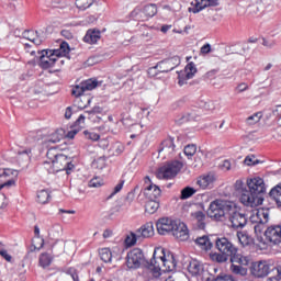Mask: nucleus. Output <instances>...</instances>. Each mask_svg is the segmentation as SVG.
Segmentation results:
<instances>
[{
	"instance_id": "nucleus-16",
	"label": "nucleus",
	"mask_w": 281,
	"mask_h": 281,
	"mask_svg": "<svg viewBox=\"0 0 281 281\" xmlns=\"http://www.w3.org/2000/svg\"><path fill=\"white\" fill-rule=\"evenodd\" d=\"M136 234L139 238V243L145 240V238H153V236H155V227L153 226V222H148L136 229Z\"/></svg>"
},
{
	"instance_id": "nucleus-61",
	"label": "nucleus",
	"mask_w": 281,
	"mask_h": 281,
	"mask_svg": "<svg viewBox=\"0 0 281 281\" xmlns=\"http://www.w3.org/2000/svg\"><path fill=\"white\" fill-rule=\"evenodd\" d=\"M0 256L7 260V262H12V256L8 254V250L0 249Z\"/></svg>"
},
{
	"instance_id": "nucleus-17",
	"label": "nucleus",
	"mask_w": 281,
	"mask_h": 281,
	"mask_svg": "<svg viewBox=\"0 0 281 281\" xmlns=\"http://www.w3.org/2000/svg\"><path fill=\"white\" fill-rule=\"evenodd\" d=\"M157 254H160L158 258L160 262H162L164 267H166L165 271H172V268L175 267V261H170V259L166 258V249L156 248L153 255V260H157Z\"/></svg>"
},
{
	"instance_id": "nucleus-21",
	"label": "nucleus",
	"mask_w": 281,
	"mask_h": 281,
	"mask_svg": "<svg viewBox=\"0 0 281 281\" xmlns=\"http://www.w3.org/2000/svg\"><path fill=\"white\" fill-rule=\"evenodd\" d=\"M255 223H259L260 225H267L269 223V210L261 209L256 212V216L252 217Z\"/></svg>"
},
{
	"instance_id": "nucleus-50",
	"label": "nucleus",
	"mask_w": 281,
	"mask_h": 281,
	"mask_svg": "<svg viewBox=\"0 0 281 281\" xmlns=\"http://www.w3.org/2000/svg\"><path fill=\"white\" fill-rule=\"evenodd\" d=\"M83 135L86 139H90L91 142H98V139H100L99 134L94 132L85 131Z\"/></svg>"
},
{
	"instance_id": "nucleus-3",
	"label": "nucleus",
	"mask_w": 281,
	"mask_h": 281,
	"mask_svg": "<svg viewBox=\"0 0 281 281\" xmlns=\"http://www.w3.org/2000/svg\"><path fill=\"white\" fill-rule=\"evenodd\" d=\"M214 243L220 254H225L226 256L231 257V262H237L238 265L244 266L249 265V258L238 252V247H235L234 244L226 237H216Z\"/></svg>"
},
{
	"instance_id": "nucleus-8",
	"label": "nucleus",
	"mask_w": 281,
	"mask_h": 281,
	"mask_svg": "<svg viewBox=\"0 0 281 281\" xmlns=\"http://www.w3.org/2000/svg\"><path fill=\"white\" fill-rule=\"evenodd\" d=\"M75 168L76 166L71 164V158L60 154L55 160H53L52 168L48 169V172H60L63 170H66L67 175H71V171Z\"/></svg>"
},
{
	"instance_id": "nucleus-27",
	"label": "nucleus",
	"mask_w": 281,
	"mask_h": 281,
	"mask_svg": "<svg viewBox=\"0 0 281 281\" xmlns=\"http://www.w3.org/2000/svg\"><path fill=\"white\" fill-rule=\"evenodd\" d=\"M236 262H232L231 265V272L234 276H240V278H245L247 276V268H245V265H235Z\"/></svg>"
},
{
	"instance_id": "nucleus-4",
	"label": "nucleus",
	"mask_w": 281,
	"mask_h": 281,
	"mask_svg": "<svg viewBox=\"0 0 281 281\" xmlns=\"http://www.w3.org/2000/svg\"><path fill=\"white\" fill-rule=\"evenodd\" d=\"M233 203L234 202L232 201L215 200L211 202L206 214L214 221H227V214L229 213Z\"/></svg>"
},
{
	"instance_id": "nucleus-63",
	"label": "nucleus",
	"mask_w": 281,
	"mask_h": 281,
	"mask_svg": "<svg viewBox=\"0 0 281 281\" xmlns=\"http://www.w3.org/2000/svg\"><path fill=\"white\" fill-rule=\"evenodd\" d=\"M61 36H64V38H67L68 41H71V38H74V34L70 33V31H68V30H63Z\"/></svg>"
},
{
	"instance_id": "nucleus-49",
	"label": "nucleus",
	"mask_w": 281,
	"mask_h": 281,
	"mask_svg": "<svg viewBox=\"0 0 281 281\" xmlns=\"http://www.w3.org/2000/svg\"><path fill=\"white\" fill-rule=\"evenodd\" d=\"M85 86H82V83H80L79 86H76L74 89H72V95H75V98H80V95H82L85 93Z\"/></svg>"
},
{
	"instance_id": "nucleus-31",
	"label": "nucleus",
	"mask_w": 281,
	"mask_h": 281,
	"mask_svg": "<svg viewBox=\"0 0 281 281\" xmlns=\"http://www.w3.org/2000/svg\"><path fill=\"white\" fill-rule=\"evenodd\" d=\"M237 238L243 247H247L254 243V239L243 232L237 233Z\"/></svg>"
},
{
	"instance_id": "nucleus-37",
	"label": "nucleus",
	"mask_w": 281,
	"mask_h": 281,
	"mask_svg": "<svg viewBox=\"0 0 281 281\" xmlns=\"http://www.w3.org/2000/svg\"><path fill=\"white\" fill-rule=\"evenodd\" d=\"M211 260H213V262L223 263V262H227V260H231V257L223 252H214L211 255Z\"/></svg>"
},
{
	"instance_id": "nucleus-14",
	"label": "nucleus",
	"mask_w": 281,
	"mask_h": 281,
	"mask_svg": "<svg viewBox=\"0 0 281 281\" xmlns=\"http://www.w3.org/2000/svg\"><path fill=\"white\" fill-rule=\"evenodd\" d=\"M195 2L191 3V7L188 9L189 12H193V14H199L201 10H205V8H216L218 5V0H194Z\"/></svg>"
},
{
	"instance_id": "nucleus-64",
	"label": "nucleus",
	"mask_w": 281,
	"mask_h": 281,
	"mask_svg": "<svg viewBox=\"0 0 281 281\" xmlns=\"http://www.w3.org/2000/svg\"><path fill=\"white\" fill-rule=\"evenodd\" d=\"M212 52V46L210 44H205L201 47V54H210Z\"/></svg>"
},
{
	"instance_id": "nucleus-58",
	"label": "nucleus",
	"mask_w": 281,
	"mask_h": 281,
	"mask_svg": "<svg viewBox=\"0 0 281 281\" xmlns=\"http://www.w3.org/2000/svg\"><path fill=\"white\" fill-rule=\"evenodd\" d=\"M35 34H36V37H33L32 43H34V45H41L45 41V37L38 34V31H35Z\"/></svg>"
},
{
	"instance_id": "nucleus-46",
	"label": "nucleus",
	"mask_w": 281,
	"mask_h": 281,
	"mask_svg": "<svg viewBox=\"0 0 281 281\" xmlns=\"http://www.w3.org/2000/svg\"><path fill=\"white\" fill-rule=\"evenodd\" d=\"M81 85L83 86V89L86 91H93V89L98 87V81L90 79V80H86L85 82H81Z\"/></svg>"
},
{
	"instance_id": "nucleus-33",
	"label": "nucleus",
	"mask_w": 281,
	"mask_h": 281,
	"mask_svg": "<svg viewBox=\"0 0 281 281\" xmlns=\"http://www.w3.org/2000/svg\"><path fill=\"white\" fill-rule=\"evenodd\" d=\"M159 210V202L157 200H149L145 204V212L148 214H155Z\"/></svg>"
},
{
	"instance_id": "nucleus-13",
	"label": "nucleus",
	"mask_w": 281,
	"mask_h": 281,
	"mask_svg": "<svg viewBox=\"0 0 281 281\" xmlns=\"http://www.w3.org/2000/svg\"><path fill=\"white\" fill-rule=\"evenodd\" d=\"M177 221H172L168 217H162L156 223L157 232L160 236H166V234H172Z\"/></svg>"
},
{
	"instance_id": "nucleus-57",
	"label": "nucleus",
	"mask_w": 281,
	"mask_h": 281,
	"mask_svg": "<svg viewBox=\"0 0 281 281\" xmlns=\"http://www.w3.org/2000/svg\"><path fill=\"white\" fill-rule=\"evenodd\" d=\"M101 109L100 108H93L90 111H86V115L88 116V120H93V117H95V113H101Z\"/></svg>"
},
{
	"instance_id": "nucleus-34",
	"label": "nucleus",
	"mask_w": 281,
	"mask_h": 281,
	"mask_svg": "<svg viewBox=\"0 0 281 281\" xmlns=\"http://www.w3.org/2000/svg\"><path fill=\"white\" fill-rule=\"evenodd\" d=\"M54 260V257L48 252H43L40 255V265L45 269V267H49Z\"/></svg>"
},
{
	"instance_id": "nucleus-60",
	"label": "nucleus",
	"mask_w": 281,
	"mask_h": 281,
	"mask_svg": "<svg viewBox=\"0 0 281 281\" xmlns=\"http://www.w3.org/2000/svg\"><path fill=\"white\" fill-rule=\"evenodd\" d=\"M114 153L115 155H122L124 153V146L122 145V143H116L114 145Z\"/></svg>"
},
{
	"instance_id": "nucleus-29",
	"label": "nucleus",
	"mask_w": 281,
	"mask_h": 281,
	"mask_svg": "<svg viewBox=\"0 0 281 281\" xmlns=\"http://www.w3.org/2000/svg\"><path fill=\"white\" fill-rule=\"evenodd\" d=\"M139 243V238L137 235V232H130V234L126 235L125 237V245L126 247H135Z\"/></svg>"
},
{
	"instance_id": "nucleus-39",
	"label": "nucleus",
	"mask_w": 281,
	"mask_h": 281,
	"mask_svg": "<svg viewBox=\"0 0 281 281\" xmlns=\"http://www.w3.org/2000/svg\"><path fill=\"white\" fill-rule=\"evenodd\" d=\"M50 199L49 191L47 190H41L37 192V201L38 203H42V205H45Z\"/></svg>"
},
{
	"instance_id": "nucleus-20",
	"label": "nucleus",
	"mask_w": 281,
	"mask_h": 281,
	"mask_svg": "<svg viewBox=\"0 0 281 281\" xmlns=\"http://www.w3.org/2000/svg\"><path fill=\"white\" fill-rule=\"evenodd\" d=\"M194 243H195V245H199V247H201L205 251H209V249H212V247H214V237L204 235L202 237H198L194 240Z\"/></svg>"
},
{
	"instance_id": "nucleus-48",
	"label": "nucleus",
	"mask_w": 281,
	"mask_h": 281,
	"mask_svg": "<svg viewBox=\"0 0 281 281\" xmlns=\"http://www.w3.org/2000/svg\"><path fill=\"white\" fill-rule=\"evenodd\" d=\"M244 164H246V166H258V164H260V160L256 159V156L251 155L245 158Z\"/></svg>"
},
{
	"instance_id": "nucleus-6",
	"label": "nucleus",
	"mask_w": 281,
	"mask_h": 281,
	"mask_svg": "<svg viewBox=\"0 0 281 281\" xmlns=\"http://www.w3.org/2000/svg\"><path fill=\"white\" fill-rule=\"evenodd\" d=\"M226 218L228 220V223H231L233 229H243V227L247 225V214L240 211L234 202L231 204Z\"/></svg>"
},
{
	"instance_id": "nucleus-62",
	"label": "nucleus",
	"mask_w": 281,
	"mask_h": 281,
	"mask_svg": "<svg viewBox=\"0 0 281 281\" xmlns=\"http://www.w3.org/2000/svg\"><path fill=\"white\" fill-rule=\"evenodd\" d=\"M247 89H249V86L247 83H239L237 87H236V91L238 93H243V91H247Z\"/></svg>"
},
{
	"instance_id": "nucleus-35",
	"label": "nucleus",
	"mask_w": 281,
	"mask_h": 281,
	"mask_svg": "<svg viewBox=\"0 0 281 281\" xmlns=\"http://www.w3.org/2000/svg\"><path fill=\"white\" fill-rule=\"evenodd\" d=\"M46 157L48 161H45V166H49V164H54L58 157H60V154L56 151V148H50L47 150Z\"/></svg>"
},
{
	"instance_id": "nucleus-23",
	"label": "nucleus",
	"mask_w": 281,
	"mask_h": 281,
	"mask_svg": "<svg viewBox=\"0 0 281 281\" xmlns=\"http://www.w3.org/2000/svg\"><path fill=\"white\" fill-rule=\"evenodd\" d=\"M101 38L100 31L88 30L86 35L83 36L85 43H89L90 45H95L98 41Z\"/></svg>"
},
{
	"instance_id": "nucleus-44",
	"label": "nucleus",
	"mask_w": 281,
	"mask_h": 281,
	"mask_svg": "<svg viewBox=\"0 0 281 281\" xmlns=\"http://www.w3.org/2000/svg\"><path fill=\"white\" fill-rule=\"evenodd\" d=\"M147 74L149 78H156L157 80H160L161 72H159V67H157V64L154 67L148 68Z\"/></svg>"
},
{
	"instance_id": "nucleus-24",
	"label": "nucleus",
	"mask_w": 281,
	"mask_h": 281,
	"mask_svg": "<svg viewBox=\"0 0 281 281\" xmlns=\"http://www.w3.org/2000/svg\"><path fill=\"white\" fill-rule=\"evenodd\" d=\"M191 218L198 225L199 229H205V213L203 211L191 213Z\"/></svg>"
},
{
	"instance_id": "nucleus-52",
	"label": "nucleus",
	"mask_w": 281,
	"mask_h": 281,
	"mask_svg": "<svg viewBox=\"0 0 281 281\" xmlns=\"http://www.w3.org/2000/svg\"><path fill=\"white\" fill-rule=\"evenodd\" d=\"M102 186H104V182L100 178H92L89 181V187L90 188H102Z\"/></svg>"
},
{
	"instance_id": "nucleus-43",
	"label": "nucleus",
	"mask_w": 281,
	"mask_h": 281,
	"mask_svg": "<svg viewBox=\"0 0 281 281\" xmlns=\"http://www.w3.org/2000/svg\"><path fill=\"white\" fill-rule=\"evenodd\" d=\"M75 102L78 109H87V105L91 104V99H89L88 97H81L78 98Z\"/></svg>"
},
{
	"instance_id": "nucleus-18",
	"label": "nucleus",
	"mask_w": 281,
	"mask_h": 281,
	"mask_svg": "<svg viewBox=\"0 0 281 281\" xmlns=\"http://www.w3.org/2000/svg\"><path fill=\"white\" fill-rule=\"evenodd\" d=\"M175 138L172 137H169V138H166L161 145H160V148L158 150L159 155L165 154L167 157L172 155V153H175Z\"/></svg>"
},
{
	"instance_id": "nucleus-42",
	"label": "nucleus",
	"mask_w": 281,
	"mask_h": 281,
	"mask_svg": "<svg viewBox=\"0 0 281 281\" xmlns=\"http://www.w3.org/2000/svg\"><path fill=\"white\" fill-rule=\"evenodd\" d=\"M93 5V0H76V7L78 10H87Z\"/></svg>"
},
{
	"instance_id": "nucleus-41",
	"label": "nucleus",
	"mask_w": 281,
	"mask_h": 281,
	"mask_svg": "<svg viewBox=\"0 0 281 281\" xmlns=\"http://www.w3.org/2000/svg\"><path fill=\"white\" fill-rule=\"evenodd\" d=\"M53 52H59L57 58H60V56H67V54H69V44L67 42H61L59 48L53 49Z\"/></svg>"
},
{
	"instance_id": "nucleus-15",
	"label": "nucleus",
	"mask_w": 281,
	"mask_h": 281,
	"mask_svg": "<svg viewBox=\"0 0 281 281\" xmlns=\"http://www.w3.org/2000/svg\"><path fill=\"white\" fill-rule=\"evenodd\" d=\"M171 234L178 240H188V238H190L188 226L183 222H176V224L173 225V229L171 231Z\"/></svg>"
},
{
	"instance_id": "nucleus-22",
	"label": "nucleus",
	"mask_w": 281,
	"mask_h": 281,
	"mask_svg": "<svg viewBox=\"0 0 281 281\" xmlns=\"http://www.w3.org/2000/svg\"><path fill=\"white\" fill-rule=\"evenodd\" d=\"M188 271L192 276H201V273H203V263H201V261H199L196 259H192L189 262Z\"/></svg>"
},
{
	"instance_id": "nucleus-55",
	"label": "nucleus",
	"mask_w": 281,
	"mask_h": 281,
	"mask_svg": "<svg viewBox=\"0 0 281 281\" xmlns=\"http://www.w3.org/2000/svg\"><path fill=\"white\" fill-rule=\"evenodd\" d=\"M213 281H236L232 274H220Z\"/></svg>"
},
{
	"instance_id": "nucleus-28",
	"label": "nucleus",
	"mask_w": 281,
	"mask_h": 281,
	"mask_svg": "<svg viewBox=\"0 0 281 281\" xmlns=\"http://www.w3.org/2000/svg\"><path fill=\"white\" fill-rule=\"evenodd\" d=\"M157 14V4H147L143 9V16L146 20L153 19Z\"/></svg>"
},
{
	"instance_id": "nucleus-30",
	"label": "nucleus",
	"mask_w": 281,
	"mask_h": 281,
	"mask_svg": "<svg viewBox=\"0 0 281 281\" xmlns=\"http://www.w3.org/2000/svg\"><path fill=\"white\" fill-rule=\"evenodd\" d=\"M269 195L276 201L277 205L281 206V183L272 188Z\"/></svg>"
},
{
	"instance_id": "nucleus-47",
	"label": "nucleus",
	"mask_w": 281,
	"mask_h": 281,
	"mask_svg": "<svg viewBox=\"0 0 281 281\" xmlns=\"http://www.w3.org/2000/svg\"><path fill=\"white\" fill-rule=\"evenodd\" d=\"M184 155L187 157H194L196 155V145H187L184 147Z\"/></svg>"
},
{
	"instance_id": "nucleus-40",
	"label": "nucleus",
	"mask_w": 281,
	"mask_h": 281,
	"mask_svg": "<svg viewBox=\"0 0 281 281\" xmlns=\"http://www.w3.org/2000/svg\"><path fill=\"white\" fill-rule=\"evenodd\" d=\"M193 194H196V190L192 187H186L181 191L180 199H182V201H186V199H190V196H193Z\"/></svg>"
},
{
	"instance_id": "nucleus-54",
	"label": "nucleus",
	"mask_w": 281,
	"mask_h": 281,
	"mask_svg": "<svg viewBox=\"0 0 281 281\" xmlns=\"http://www.w3.org/2000/svg\"><path fill=\"white\" fill-rule=\"evenodd\" d=\"M30 153L31 150H22L18 153V161H21V159H23V161H30Z\"/></svg>"
},
{
	"instance_id": "nucleus-12",
	"label": "nucleus",
	"mask_w": 281,
	"mask_h": 281,
	"mask_svg": "<svg viewBox=\"0 0 281 281\" xmlns=\"http://www.w3.org/2000/svg\"><path fill=\"white\" fill-rule=\"evenodd\" d=\"M265 237L268 243L272 245H280L281 243V226L280 225H271L265 231Z\"/></svg>"
},
{
	"instance_id": "nucleus-36",
	"label": "nucleus",
	"mask_w": 281,
	"mask_h": 281,
	"mask_svg": "<svg viewBox=\"0 0 281 281\" xmlns=\"http://www.w3.org/2000/svg\"><path fill=\"white\" fill-rule=\"evenodd\" d=\"M99 256L103 262H111L113 258V252L109 248H102L99 250Z\"/></svg>"
},
{
	"instance_id": "nucleus-19",
	"label": "nucleus",
	"mask_w": 281,
	"mask_h": 281,
	"mask_svg": "<svg viewBox=\"0 0 281 281\" xmlns=\"http://www.w3.org/2000/svg\"><path fill=\"white\" fill-rule=\"evenodd\" d=\"M144 194L149 201H157V199L161 196V189H159L157 184H149L147 188H145Z\"/></svg>"
},
{
	"instance_id": "nucleus-59",
	"label": "nucleus",
	"mask_w": 281,
	"mask_h": 281,
	"mask_svg": "<svg viewBox=\"0 0 281 281\" xmlns=\"http://www.w3.org/2000/svg\"><path fill=\"white\" fill-rule=\"evenodd\" d=\"M66 273L72 278L74 281H79L78 271L75 268H69Z\"/></svg>"
},
{
	"instance_id": "nucleus-9",
	"label": "nucleus",
	"mask_w": 281,
	"mask_h": 281,
	"mask_svg": "<svg viewBox=\"0 0 281 281\" xmlns=\"http://www.w3.org/2000/svg\"><path fill=\"white\" fill-rule=\"evenodd\" d=\"M40 55V67L42 69H52L56 65V60H58V55H60V50L53 49H44L38 52Z\"/></svg>"
},
{
	"instance_id": "nucleus-38",
	"label": "nucleus",
	"mask_w": 281,
	"mask_h": 281,
	"mask_svg": "<svg viewBox=\"0 0 281 281\" xmlns=\"http://www.w3.org/2000/svg\"><path fill=\"white\" fill-rule=\"evenodd\" d=\"M260 120H262V112H256L246 119V124H248V126H254V124H258Z\"/></svg>"
},
{
	"instance_id": "nucleus-2",
	"label": "nucleus",
	"mask_w": 281,
	"mask_h": 281,
	"mask_svg": "<svg viewBox=\"0 0 281 281\" xmlns=\"http://www.w3.org/2000/svg\"><path fill=\"white\" fill-rule=\"evenodd\" d=\"M126 267L127 269H139L140 267L149 269L154 274L160 276L161 268L157 265V260L150 259L146 260L144 251L139 248H134L130 250L126 255Z\"/></svg>"
},
{
	"instance_id": "nucleus-32",
	"label": "nucleus",
	"mask_w": 281,
	"mask_h": 281,
	"mask_svg": "<svg viewBox=\"0 0 281 281\" xmlns=\"http://www.w3.org/2000/svg\"><path fill=\"white\" fill-rule=\"evenodd\" d=\"M194 74H196V65L194 63H189L184 68V76L187 80H192L194 78Z\"/></svg>"
},
{
	"instance_id": "nucleus-25",
	"label": "nucleus",
	"mask_w": 281,
	"mask_h": 281,
	"mask_svg": "<svg viewBox=\"0 0 281 281\" xmlns=\"http://www.w3.org/2000/svg\"><path fill=\"white\" fill-rule=\"evenodd\" d=\"M65 130L59 128L48 136L46 144H58V142H61V139H65Z\"/></svg>"
},
{
	"instance_id": "nucleus-45",
	"label": "nucleus",
	"mask_w": 281,
	"mask_h": 281,
	"mask_svg": "<svg viewBox=\"0 0 281 281\" xmlns=\"http://www.w3.org/2000/svg\"><path fill=\"white\" fill-rule=\"evenodd\" d=\"M131 16L134 19V21H145L144 13L139 8L134 9L131 12Z\"/></svg>"
},
{
	"instance_id": "nucleus-7",
	"label": "nucleus",
	"mask_w": 281,
	"mask_h": 281,
	"mask_svg": "<svg viewBox=\"0 0 281 281\" xmlns=\"http://www.w3.org/2000/svg\"><path fill=\"white\" fill-rule=\"evenodd\" d=\"M181 168H183V162L179 160L169 161L157 170L156 177L157 179H175Z\"/></svg>"
},
{
	"instance_id": "nucleus-56",
	"label": "nucleus",
	"mask_w": 281,
	"mask_h": 281,
	"mask_svg": "<svg viewBox=\"0 0 281 281\" xmlns=\"http://www.w3.org/2000/svg\"><path fill=\"white\" fill-rule=\"evenodd\" d=\"M87 117H89L87 114H81L75 122V126L82 128L85 126V120H87Z\"/></svg>"
},
{
	"instance_id": "nucleus-11",
	"label": "nucleus",
	"mask_w": 281,
	"mask_h": 281,
	"mask_svg": "<svg viewBox=\"0 0 281 281\" xmlns=\"http://www.w3.org/2000/svg\"><path fill=\"white\" fill-rule=\"evenodd\" d=\"M179 65H181V58H179V56H173L157 63L159 74H169V71H172V69H176Z\"/></svg>"
},
{
	"instance_id": "nucleus-10",
	"label": "nucleus",
	"mask_w": 281,
	"mask_h": 281,
	"mask_svg": "<svg viewBox=\"0 0 281 281\" xmlns=\"http://www.w3.org/2000/svg\"><path fill=\"white\" fill-rule=\"evenodd\" d=\"M273 269H276V267L269 265V262L258 261L252 263L250 271L255 278H267V276H269Z\"/></svg>"
},
{
	"instance_id": "nucleus-26",
	"label": "nucleus",
	"mask_w": 281,
	"mask_h": 281,
	"mask_svg": "<svg viewBox=\"0 0 281 281\" xmlns=\"http://www.w3.org/2000/svg\"><path fill=\"white\" fill-rule=\"evenodd\" d=\"M196 183L205 190L206 188H212L214 183V177L212 175L202 176L198 179Z\"/></svg>"
},
{
	"instance_id": "nucleus-1",
	"label": "nucleus",
	"mask_w": 281,
	"mask_h": 281,
	"mask_svg": "<svg viewBox=\"0 0 281 281\" xmlns=\"http://www.w3.org/2000/svg\"><path fill=\"white\" fill-rule=\"evenodd\" d=\"M235 190L239 192V201L243 205H246V207H258V205H262L265 201L267 187H265V180L257 177L248 179L247 184H244L243 180H237Z\"/></svg>"
},
{
	"instance_id": "nucleus-53",
	"label": "nucleus",
	"mask_w": 281,
	"mask_h": 281,
	"mask_svg": "<svg viewBox=\"0 0 281 281\" xmlns=\"http://www.w3.org/2000/svg\"><path fill=\"white\" fill-rule=\"evenodd\" d=\"M123 188H124V180H121L120 183H117L114 187L113 192L108 196V199H113V196H115V194H117L119 192H122Z\"/></svg>"
},
{
	"instance_id": "nucleus-5",
	"label": "nucleus",
	"mask_w": 281,
	"mask_h": 281,
	"mask_svg": "<svg viewBox=\"0 0 281 281\" xmlns=\"http://www.w3.org/2000/svg\"><path fill=\"white\" fill-rule=\"evenodd\" d=\"M11 177H19V171L12 169H0V190L3 188H12L15 186L16 181L14 178ZM8 204L5 203V194L0 192V210H3Z\"/></svg>"
},
{
	"instance_id": "nucleus-51",
	"label": "nucleus",
	"mask_w": 281,
	"mask_h": 281,
	"mask_svg": "<svg viewBox=\"0 0 281 281\" xmlns=\"http://www.w3.org/2000/svg\"><path fill=\"white\" fill-rule=\"evenodd\" d=\"M272 116L274 117V120H277V122H279V124L281 125V105H276L272 109Z\"/></svg>"
}]
</instances>
